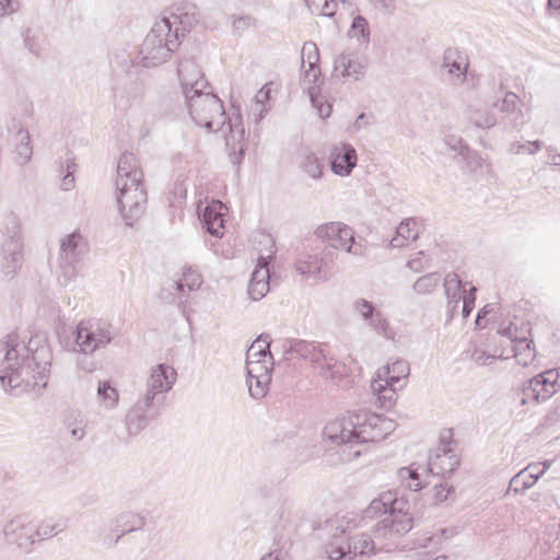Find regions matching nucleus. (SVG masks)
<instances>
[{"instance_id":"c85d7f7f","label":"nucleus","mask_w":560,"mask_h":560,"mask_svg":"<svg viewBox=\"0 0 560 560\" xmlns=\"http://www.w3.org/2000/svg\"><path fill=\"white\" fill-rule=\"evenodd\" d=\"M334 70L341 77H353L354 80H359L364 74L365 65L357 57L343 54L335 60Z\"/></svg>"},{"instance_id":"0eeeda50","label":"nucleus","mask_w":560,"mask_h":560,"mask_svg":"<svg viewBox=\"0 0 560 560\" xmlns=\"http://www.w3.org/2000/svg\"><path fill=\"white\" fill-rule=\"evenodd\" d=\"M2 235L0 269L4 278L13 279L24 261L21 222L16 214L11 212L5 217Z\"/></svg>"},{"instance_id":"0e129e2a","label":"nucleus","mask_w":560,"mask_h":560,"mask_svg":"<svg viewBox=\"0 0 560 560\" xmlns=\"http://www.w3.org/2000/svg\"><path fill=\"white\" fill-rule=\"evenodd\" d=\"M337 7L336 0H327L325 3L320 4L319 10L315 14L331 18L335 15Z\"/></svg>"},{"instance_id":"a878e982","label":"nucleus","mask_w":560,"mask_h":560,"mask_svg":"<svg viewBox=\"0 0 560 560\" xmlns=\"http://www.w3.org/2000/svg\"><path fill=\"white\" fill-rule=\"evenodd\" d=\"M353 310L365 322H369V325L377 334H386L388 327L387 320L380 311L375 310L374 305L371 302L364 299H359L353 303Z\"/></svg>"},{"instance_id":"4d7b16f0","label":"nucleus","mask_w":560,"mask_h":560,"mask_svg":"<svg viewBox=\"0 0 560 560\" xmlns=\"http://www.w3.org/2000/svg\"><path fill=\"white\" fill-rule=\"evenodd\" d=\"M475 293H476V288L475 287H471L469 289V292H465L464 296H463V310H462V313H463V316L466 318L470 315L474 306H475V300H476V296H475Z\"/></svg>"},{"instance_id":"4be33fe9","label":"nucleus","mask_w":560,"mask_h":560,"mask_svg":"<svg viewBox=\"0 0 560 560\" xmlns=\"http://www.w3.org/2000/svg\"><path fill=\"white\" fill-rule=\"evenodd\" d=\"M270 272L268 261L265 257H259L258 262L252 272L247 294L252 301H260L270 289Z\"/></svg>"},{"instance_id":"4c0bfd02","label":"nucleus","mask_w":560,"mask_h":560,"mask_svg":"<svg viewBox=\"0 0 560 560\" xmlns=\"http://www.w3.org/2000/svg\"><path fill=\"white\" fill-rule=\"evenodd\" d=\"M299 165L300 168L311 178L317 180L323 177L324 164L315 153L307 152L303 154Z\"/></svg>"},{"instance_id":"6ab92c4d","label":"nucleus","mask_w":560,"mask_h":560,"mask_svg":"<svg viewBox=\"0 0 560 560\" xmlns=\"http://www.w3.org/2000/svg\"><path fill=\"white\" fill-rule=\"evenodd\" d=\"M2 532L9 544L21 549L30 548L36 540L35 529L25 515H18L7 522Z\"/></svg>"},{"instance_id":"473e14b6","label":"nucleus","mask_w":560,"mask_h":560,"mask_svg":"<svg viewBox=\"0 0 560 560\" xmlns=\"http://www.w3.org/2000/svg\"><path fill=\"white\" fill-rule=\"evenodd\" d=\"M322 260L317 254L302 252L295 260V270L303 276H315L320 272Z\"/></svg>"},{"instance_id":"13d9d810","label":"nucleus","mask_w":560,"mask_h":560,"mask_svg":"<svg viewBox=\"0 0 560 560\" xmlns=\"http://www.w3.org/2000/svg\"><path fill=\"white\" fill-rule=\"evenodd\" d=\"M203 228L212 236H214V237H222L223 234H224V220H223V215L218 218L214 221H210L209 223L205 224Z\"/></svg>"},{"instance_id":"cd10ccee","label":"nucleus","mask_w":560,"mask_h":560,"mask_svg":"<svg viewBox=\"0 0 560 560\" xmlns=\"http://www.w3.org/2000/svg\"><path fill=\"white\" fill-rule=\"evenodd\" d=\"M382 376H385L384 382H387V385L396 386L399 388H404L407 383V378L410 373L409 363L406 360L399 359L380 370Z\"/></svg>"},{"instance_id":"393cba45","label":"nucleus","mask_w":560,"mask_h":560,"mask_svg":"<svg viewBox=\"0 0 560 560\" xmlns=\"http://www.w3.org/2000/svg\"><path fill=\"white\" fill-rule=\"evenodd\" d=\"M153 406L154 402L145 401L143 396L135 402L126 416V425L130 434H138L149 424V411Z\"/></svg>"},{"instance_id":"9d476101","label":"nucleus","mask_w":560,"mask_h":560,"mask_svg":"<svg viewBox=\"0 0 560 560\" xmlns=\"http://www.w3.org/2000/svg\"><path fill=\"white\" fill-rule=\"evenodd\" d=\"M318 238L327 240L329 245L336 249H343L354 256H364L366 247L354 240L353 230L342 222H328L320 224L315 230Z\"/></svg>"},{"instance_id":"f257e3e1","label":"nucleus","mask_w":560,"mask_h":560,"mask_svg":"<svg viewBox=\"0 0 560 560\" xmlns=\"http://www.w3.org/2000/svg\"><path fill=\"white\" fill-rule=\"evenodd\" d=\"M52 352L44 334L21 338L8 334L0 341V383L7 393H23L46 388L50 375Z\"/></svg>"},{"instance_id":"9b49d317","label":"nucleus","mask_w":560,"mask_h":560,"mask_svg":"<svg viewBox=\"0 0 560 560\" xmlns=\"http://www.w3.org/2000/svg\"><path fill=\"white\" fill-rule=\"evenodd\" d=\"M353 417L352 411L341 419L327 423L324 428V435L331 442L341 445V456L343 460H353L362 454L361 448L354 450L353 440Z\"/></svg>"},{"instance_id":"f03ea898","label":"nucleus","mask_w":560,"mask_h":560,"mask_svg":"<svg viewBox=\"0 0 560 560\" xmlns=\"http://www.w3.org/2000/svg\"><path fill=\"white\" fill-rule=\"evenodd\" d=\"M410 530V520L399 511L393 512L373 526V537L366 533L355 534L348 538L346 546L331 544L327 555L330 559L365 560L381 551H394L398 547L399 539Z\"/></svg>"},{"instance_id":"5701e85b","label":"nucleus","mask_w":560,"mask_h":560,"mask_svg":"<svg viewBox=\"0 0 560 560\" xmlns=\"http://www.w3.org/2000/svg\"><path fill=\"white\" fill-rule=\"evenodd\" d=\"M161 20H167L171 30L179 28V38L184 36L199 20L197 7L192 3H182L176 5L170 16H163Z\"/></svg>"},{"instance_id":"3c124183","label":"nucleus","mask_w":560,"mask_h":560,"mask_svg":"<svg viewBox=\"0 0 560 560\" xmlns=\"http://www.w3.org/2000/svg\"><path fill=\"white\" fill-rule=\"evenodd\" d=\"M117 522L119 524L124 522L125 525H129L127 528L122 530V535L141 528L144 525V518L140 515L132 513L120 514L117 518Z\"/></svg>"},{"instance_id":"a211bd4d","label":"nucleus","mask_w":560,"mask_h":560,"mask_svg":"<svg viewBox=\"0 0 560 560\" xmlns=\"http://www.w3.org/2000/svg\"><path fill=\"white\" fill-rule=\"evenodd\" d=\"M177 72L184 100H187L191 94L197 95L210 89L209 83L203 78V73L196 62L191 60H184L179 62Z\"/></svg>"},{"instance_id":"c9c22d12","label":"nucleus","mask_w":560,"mask_h":560,"mask_svg":"<svg viewBox=\"0 0 560 560\" xmlns=\"http://www.w3.org/2000/svg\"><path fill=\"white\" fill-rule=\"evenodd\" d=\"M67 527V522L61 518H47L42 521L36 529L35 537L38 539H48L57 536Z\"/></svg>"},{"instance_id":"f704fd0d","label":"nucleus","mask_w":560,"mask_h":560,"mask_svg":"<svg viewBox=\"0 0 560 560\" xmlns=\"http://www.w3.org/2000/svg\"><path fill=\"white\" fill-rule=\"evenodd\" d=\"M18 143L14 150V161L23 166L27 164L33 154V148L30 142V135L27 130L19 129L16 133Z\"/></svg>"},{"instance_id":"58836bf2","label":"nucleus","mask_w":560,"mask_h":560,"mask_svg":"<svg viewBox=\"0 0 560 560\" xmlns=\"http://www.w3.org/2000/svg\"><path fill=\"white\" fill-rule=\"evenodd\" d=\"M350 38H355L360 44L368 45L370 43V26L365 18L357 15L348 31Z\"/></svg>"},{"instance_id":"bf43d9fd","label":"nucleus","mask_w":560,"mask_h":560,"mask_svg":"<svg viewBox=\"0 0 560 560\" xmlns=\"http://www.w3.org/2000/svg\"><path fill=\"white\" fill-rule=\"evenodd\" d=\"M460 155H463L465 160H467L468 166L471 170H477L478 167L481 166L482 159L478 156L476 153L470 152L467 145L460 147Z\"/></svg>"},{"instance_id":"bb28decb","label":"nucleus","mask_w":560,"mask_h":560,"mask_svg":"<svg viewBox=\"0 0 560 560\" xmlns=\"http://www.w3.org/2000/svg\"><path fill=\"white\" fill-rule=\"evenodd\" d=\"M456 49L448 48L444 51L442 68L447 69L453 84H462L467 74V63H464Z\"/></svg>"},{"instance_id":"6e6552de","label":"nucleus","mask_w":560,"mask_h":560,"mask_svg":"<svg viewBox=\"0 0 560 560\" xmlns=\"http://www.w3.org/2000/svg\"><path fill=\"white\" fill-rule=\"evenodd\" d=\"M352 417L354 450L361 448L362 453L366 451L365 444L382 441L396 429L393 419L368 410H353Z\"/></svg>"},{"instance_id":"338daca9","label":"nucleus","mask_w":560,"mask_h":560,"mask_svg":"<svg viewBox=\"0 0 560 560\" xmlns=\"http://www.w3.org/2000/svg\"><path fill=\"white\" fill-rule=\"evenodd\" d=\"M15 11L12 0H0V16L11 14Z\"/></svg>"},{"instance_id":"20e7f679","label":"nucleus","mask_w":560,"mask_h":560,"mask_svg":"<svg viewBox=\"0 0 560 560\" xmlns=\"http://www.w3.org/2000/svg\"><path fill=\"white\" fill-rule=\"evenodd\" d=\"M282 349L287 355L308 361L322 377L335 384L347 373L346 365L335 357L328 343L291 339L283 341Z\"/></svg>"},{"instance_id":"72a5a7b5","label":"nucleus","mask_w":560,"mask_h":560,"mask_svg":"<svg viewBox=\"0 0 560 560\" xmlns=\"http://www.w3.org/2000/svg\"><path fill=\"white\" fill-rule=\"evenodd\" d=\"M144 90L142 84L133 81L124 89L116 90L115 100L118 105L129 107L132 104L139 102L142 98Z\"/></svg>"},{"instance_id":"774afa93","label":"nucleus","mask_w":560,"mask_h":560,"mask_svg":"<svg viewBox=\"0 0 560 560\" xmlns=\"http://www.w3.org/2000/svg\"><path fill=\"white\" fill-rule=\"evenodd\" d=\"M247 358H246V362H250V361H266V358L267 355L264 354V350H259L258 351H253V350H247Z\"/></svg>"},{"instance_id":"1a4fd4ad","label":"nucleus","mask_w":560,"mask_h":560,"mask_svg":"<svg viewBox=\"0 0 560 560\" xmlns=\"http://www.w3.org/2000/svg\"><path fill=\"white\" fill-rule=\"evenodd\" d=\"M113 326L104 319L81 320L75 329V346L83 354H92L105 348L113 340Z\"/></svg>"},{"instance_id":"de8ad7c7","label":"nucleus","mask_w":560,"mask_h":560,"mask_svg":"<svg viewBox=\"0 0 560 560\" xmlns=\"http://www.w3.org/2000/svg\"><path fill=\"white\" fill-rule=\"evenodd\" d=\"M272 362L267 361H250L246 362V378L253 377H271Z\"/></svg>"},{"instance_id":"ea45409f","label":"nucleus","mask_w":560,"mask_h":560,"mask_svg":"<svg viewBox=\"0 0 560 560\" xmlns=\"http://www.w3.org/2000/svg\"><path fill=\"white\" fill-rule=\"evenodd\" d=\"M444 288L445 294L448 299V304L454 303L453 307H457L459 300L462 299V280L459 276L455 272L447 273L444 280Z\"/></svg>"},{"instance_id":"2eb2a0df","label":"nucleus","mask_w":560,"mask_h":560,"mask_svg":"<svg viewBox=\"0 0 560 560\" xmlns=\"http://www.w3.org/2000/svg\"><path fill=\"white\" fill-rule=\"evenodd\" d=\"M451 432L443 433L439 446L429 457L428 469L431 474L442 477L451 476L459 465V458L451 447Z\"/></svg>"},{"instance_id":"f8f14e48","label":"nucleus","mask_w":560,"mask_h":560,"mask_svg":"<svg viewBox=\"0 0 560 560\" xmlns=\"http://www.w3.org/2000/svg\"><path fill=\"white\" fill-rule=\"evenodd\" d=\"M560 388V369L547 370L530 378L522 389L521 404H538L549 399Z\"/></svg>"},{"instance_id":"a19ab883","label":"nucleus","mask_w":560,"mask_h":560,"mask_svg":"<svg viewBox=\"0 0 560 560\" xmlns=\"http://www.w3.org/2000/svg\"><path fill=\"white\" fill-rule=\"evenodd\" d=\"M97 398L103 407L112 409L116 407L119 395L117 389L113 387L109 382L105 381L98 383Z\"/></svg>"},{"instance_id":"c03bdc74","label":"nucleus","mask_w":560,"mask_h":560,"mask_svg":"<svg viewBox=\"0 0 560 560\" xmlns=\"http://www.w3.org/2000/svg\"><path fill=\"white\" fill-rule=\"evenodd\" d=\"M271 377H253L246 378L249 395L254 399H261L266 396L269 389Z\"/></svg>"},{"instance_id":"5fc2aeb1","label":"nucleus","mask_w":560,"mask_h":560,"mask_svg":"<svg viewBox=\"0 0 560 560\" xmlns=\"http://www.w3.org/2000/svg\"><path fill=\"white\" fill-rule=\"evenodd\" d=\"M550 466V462L545 463H533L529 464L526 468L523 469L524 472L530 475V479H535V482L538 480L540 476H542L546 469Z\"/></svg>"},{"instance_id":"e433bc0d","label":"nucleus","mask_w":560,"mask_h":560,"mask_svg":"<svg viewBox=\"0 0 560 560\" xmlns=\"http://www.w3.org/2000/svg\"><path fill=\"white\" fill-rule=\"evenodd\" d=\"M377 376L378 380H373L371 384L372 390L377 395L382 406H389L395 400L396 392L400 388L398 385L395 387L387 385V382H384L382 378L381 371H378Z\"/></svg>"},{"instance_id":"052dcab7","label":"nucleus","mask_w":560,"mask_h":560,"mask_svg":"<svg viewBox=\"0 0 560 560\" xmlns=\"http://www.w3.org/2000/svg\"><path fill=\"white\" fill-rule=\"evenodd\" d=\"M84 419L81 417L77 423H72L69 419L67 420V427L70 429L72 439L80 441L85 435Z\"/></svg>"},{"instance_id":"e2e57ef3","label":"nucleus","mask_w":560,"mask_h":560,"mask_svg":"<svg viewBox=\"0 0 560 560\" xmlns=\"http://www.w3.org/2000/svg\"><path fill=\"white\" fill-rule=\"evenodd\" d=\"M495 357L488 354L486 351L481 349H475L471 353V360L479 365L491 364L494 361Z\"/></svg>"},{"instance_id":"aec40b11","label":"nucleus","mask_w":560,"mask_h":560,"mask_svg":"<svg viewBox=\"0 0 560 560\" xmlns=\"http://www.w3.org/2000/svg\"><path fill=\"white\" fill-rule=\"evenodd\" d=\"M302 70V85L307 91L312 105L317 108L318 115L326 118L331 113V105L319 93L318 82L320 80V69L318 66L305 67Z\"/></svg>"},{"instance_id":"864d4df0","label":"nucleus","mask_w":560,"mask_h":560,"mask_svg":"<svg viewBox=\"0 0 560 560\" xmlns=\"http://www.w3.org/2000/svg\"><path fill=\"white\" fill-rule=\"evenodd\" d=\"M429 262L430 258L424 254V252L420 250L415 257L407 261V267L415 272H421L429 267Z\"/></svg>"},{"instance_id":"39448f33","label":"nucleus","mask_w":560,"mask_h":560,"mask_svg":"<svg viewBox=\"0 0 560 560\" xmlns=\"http://www.w3.org/2000/svg\"><path fill=\"white\" fill-rule=\"evenodd\" d=\"M178 46L179 28L171 30L167 20L156 21L140 48L143 66L150 68L164 63Z\"/></svg>"},{"instance_id":"ddd939ff","label":"nucleus","mask_w":560,"mask_h":560,"mask_svg":"<svg viewBox=\"0 0 560 560\" xmlns=\"http://www.w3.org/2000/svg\"><path fill=\"white\" fill-rule=\"evenodd\" d=\"M88 253V243L78 231L60 241L59 268L65 278L70 279L77 273V265Z\"/></svg>"},{"instance_id":"680f3d73","label":"nucleus","mask_w":560,"mask_h":560,"mask_svg":"<svg viewBox=\"0 0 560 560\" xmlns=\"http://www.w3.org/2000/svg\"><path fill=\"white\" fill-rule=\"evenodd\" d=\"M75 171V164L68 162L67 164V173L63 175L62 182H61V189L65 191H68L73 188L74 186V176L73 173Z\"/></svg>"},{"instance_id":"37998d69","label":"nucleus","mask_w":560,"mask_h":560,"mask_svg":"<svg viewBox=\"0 0 560 560\" xmlns=\"http://www.w3.org/2000/svg\"><path fill=\"white\" fill-rule=\"evenodd\" d=\"M398 477L406 486V488L412 491H418L423 487L422 482L420 481L418 470L417 468H413V465L400 468L398 470Z\"/></svg>"},{"instance_id":"603ef678","label":"nucleus","mask_w":560,"mask_h":560,"mask_svg":"<svg viewBox=\"0 0 560 560\" xmlns=\"http://www.w3.org/2000/svg\"><path fill=\"white\" fill-rule=\"evenodd\" d=\"M270 88L268 85L262 86L255 96L256 101V110H258V115L255 117V121L258 122L264 115L268 112L265 103L269 100Z\"/></svg>"},{"instance_id":"79ce46f5","label":"nucleus","mask_w":560,"mask_h":560,"mask_svg":"<svg viewBox=\"0 0 560 560\" xmlns=\"http://www.w3.org/2000/svg\"><path fill=\"white\" fill-rule=\"evenodd\" d=\"M532 341L526 338L520 339L514 346V357L518 364L527 366L535 358L534 350L532 349Z\"/></svg>"},{"instance_id":"423d86ee","label":"nucleus","mask_w":560,"mask_h":560,"mask_svg":"<svg viewBox=\"0 0 560 560\" xmlns=\"http://www.w3.org/2000/svg\"><path fill=\"white\" fill-rule=\"evenodd\" d=\"M185 105L196 125L208 131L217 132L226 122L223 103L211 89L197 95L191 94L185 100Z\"/></svg>"},{"instance_id":"412c9836","label":"nucleus","mask_w":560,"mask_h":560,"mask_svg":"<svg viewBox=\"0 0 560 560\" xmlns=\"http://www.w3.org/2000/svg\"><path fill=\"white\" fill-rule=\"evenodd\" d=\"M358 155L355 149L346 142L335 144L329 156L330 168L334 174L349 176L357 166Z\"/></svg>"},{"instance_id":"49530a36","label":"nucleus","mask_w":560,"mask_h":560,"mask_svg":"<svg viewBox=\"0 0 560 560\" xmlns=\"http://www.w3.org/2000/svg\"><path fill=\"white\" fill-rule=\"evenodd\" d=\"M439 282L438 273H427L418 278L412 288L418 294H428L438 287Z\"/></svg>"},{"instance_id":"f3484780","label":"nucleus","mask_w":560,"mask_h":560,"mask_svg":"<svg viewBox=\"0 0 560 560\" xmlns=\"http://www.w3.org/2000/svg\"><path fill=\"white\" fill-rule=\"evenodd\" d=\"M407 502L404 500H398L393 498L390 492H386L381 494L378 498L371 501L369 506L363 511L364 520H374L377 517H382L381 520H385L393 512L399 511L402 515L407 516L410 520L411 527L413 526V518L408 513L406 509Z\"/></svg>"},{"instance_id":"6e6d98bb","label":"nucleus","mask_w":560,"mask_h":560,"mask_svg":"<svg viewBox=\"0 0 560 560\" xmlns=\"http://www.w3.org/2000/svg\"><path fill=\"white\" fill-rule=\"evenodd\" d=\"M270 337L269 335H260L248 348L253 351L264 350V354L269 357L270 360H272V355L270 353Z\"/></svg>"},{"instance_id":"8fccbe9b","label":"nucleus","mask_w":560,"mask_h":560,"mask_svg":"<svg viewBox=\"0 0 560 560\" xmlns=\"http://www.w3.org/2000/svg\"><path fill=\"white\" fill-rule=\"evenodd\" d=\"M224 208V205L219 200H212L210 203H208L205 209L200 213V219L202 224H207L210 221H214L218 218L222 217V209Z\"/></svg>"},{"instance_id":"a18cd8bd","label":"nucleus","mask_w":560,"mask_h":560,"mask_svg":"<svg viewBox=\"0 0 560 560\" xmlns=\"http://www.w3.org/2000/svg\"><path fill=\"white\" fill-rule=\"evenodd\" d=\"M319 50L315 43L305 42L301 49V69L318 66Z\"/></svg>"},{"instance_id":"c756f323","label":"nucleus","mask_w":560,"mask_h":560,"mask_svg":"<svg viewBox=\"0 0 560 560\" xmlns=\"http://www.w3.org/2000/svg\"><path fill=\"white\" fill-rule=\"evenodd\" d=\"M419 231L415 219L409 218L404 220L396 229V235L390 240V246L400 248L406 246L409 242L417 240Z\"/></svg>"},{"instance_id":"dca6fc26","label":"nucleus","mask_w":560,"mask_h":560,"mask_svg":"<svg viewBox=\"0 0 560 560\" xmlns=\"http://www.w3.org/2000/svg\"><path fill=\"white\" fill-rule=\"evenodd\" d=\"M225 139V145L233 164H240L245 150V129L241 114L230 117L220 130Z\"/></svg>"},{"instance_id":"2f4dec72","label":"nucleus","mask_w":560,"mask_h":560,"mask_svg":"<svg viewBox=\"0 0 560 560\" xmlns=\"http://www.w3.org/2000/svg\"><path fill=\"white\" fill-rule=\"evenodd\" d=\"M498 107V102H493L491 108H469L468 119L477 128L489 129L498 122L492 108Z\"/></svg>"},{"instance_id":"7ed1b4c3","label":"nucleus","mask_w":560,"mask_h":560,"mask_svg":"<svg viewBox=\"0 0 560 560\" xmlns=\"http://www.w3.org/2000/svg\"><path fill=\"white\" fill-rule=\"evenodd\" d=\"M117 205L125 223L132 226L144 213L147 191L139 160L132 153L119 158L116 177Z\"/></svg>"},{"instance_id":"b1692460","label":"nucleus","mask_w":560,"mask_h":560,"mask_svg":"<svg viewBox=\"0 0 560 560\" xmlns=\"http://www.w3.org/2000/svg\"><path fill=\"white\" fill-rule=\"evenodd\" d=\"M202 283L201 275L190 268L183 273L178 280L171 281L167 288L161 290V299L173 301L185 293V288L189 291L198 289Z\"/></svg>"},{"instance_id":"09e8293b","label":"nucleus","mask_w":560,"mask_h":560,"mask_svg":"<svg viewBox=\"0 0 560 560\" xmlns=\"http://www.w3.org/2000/svg\"><path fill=\"white\" fill-rule=\"evenodd\" d=\"M535 485V479H530V475L521 470L510 480L509 490L515 493L524 492Z\"/></svg>"},{"instance_id":"7c9ffc66","label":"nucleus","mask_w":560,"mask_h":560,"mask_svg":"<svg viewBox=\"0 0 560 560\" xmlns=\"http://www.w3.org/2000/svg\"><path fill=\"white\" fill-rule=\"evenodd\" d=\"M517 102L518 96L515 93L506 92L500 105V112L513 127H518L524 124L523 114L517 106Z\"/></svg>"},{"instance_id":"69168bd1","label":"nucleus","mask_w":560,"mask_h":560,"mask_svg":"<svg viewBox=\"0 0 560 560\" xmlns=\"http://www.w3.org/2000/svg\"><path fill=\"white\" fill-rule=\"evenodd\" d=\"M253 25V19L248 15L240 16L234 20L233 28L236 33H242Z\"/></svg>"},{"instance_id":"4468645a","label":"nucleus","mask_w":560,"mask_h":560,"mask_svg":"<svg viewBox=\"0 0 560 560\" xmlns=\"http://www.w3.org/2000/svg\"><path fill=\"white\" fill-rule=\"evenodd\" d=\"M176 377L177 373L171 365L161 363L151 368L141 396L145 397V401H160L173 388Z\"/></svg>"}]
</instances>
